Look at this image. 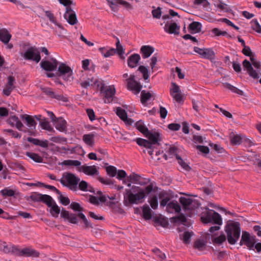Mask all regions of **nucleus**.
Listing matches in <instances>:
<instances>
[{
    "mask_svg": "<svg viewBox=\"0 0 261 261\" xmlns=\"http://www.w3.org/2000/svg\"><path fill=\"white\" fill-rule=\"evenodd\" d=\"M138 70L142 73L143 78L145 80L148 79L149 77L148 70L146 67L144 66H140L138 68Z\"/></svg>",
    "mask_w": 261,
    "mask_h": 261,
    "instance_id": "54",
    "label": "nucleus"
},
{
    "mask_svg": "<svg viewBox=\"0 0 261 261\" xmlns=\"http://www.w3.org/2000/svg\"><path fill=\"white\" fill-rule=\"evenodd\" d=\"M0 193L4 197H10L13 196L15 194V191L9 188H5L0 191Z\"/></svg>",
    "mask_w": 261,
    "mask_h": 261,
    "instance_id": "49",
    "label": "nucleus"
},
{
    "mask_svg": "<svg viewBox=\"0 0 261 261\" xmlns=\"http://www.w3.org/2000/svg\"><path fill=\"white\" fill-rule=\"evenodd\" d=\"M4 132L10 134L12 137L15 138H20L21 135L17 132L11 129H6L4 130Z\"/></svg>",
    "mask_w": 261,
    "mask_h": 261,
    "instance_id": "59",
    "label": "nucleus"
},
{
    "mask_svg": "<svg viewBox=\"0 0 261 261\" xmlns=\"http://www.w3.org/2000/svg\"><path fill=\"white\" fill-rule=\"evenodd\" d=\"M251 238L252 236H250L249 232L247 231H243L241 240L240 241V245H242L244 242H245L247 240H249Z\"/></svg>",
    "mask_w": 261,
    "mask_h": 261,
    "instance_id": "64",
    "label": "nucleus"
},
{
    "mask_svg": "<svg viewBox=\"0 0 261 261\" xmlns=\"http://www.w3.org/2000/svg\"><path fill=\"white\" fill-rule=\"evenodd\" d=\"M154 49L153 47L149 45H144L141 48V52L143 58H147L154 52Z\"/></svg>",
    "mask_w": 261,
    "mask_h": 261,
    "instance_id": "32",
    "label": "nucleus"
},
{
    "mask_svg": "<svg viewBox=\"0 0 261 261\" xmlns=\"http://www.w3.org/2000/svg\"><path fill=\"white\" fill-rule=\"evenodd\" d=\"M61 216L65 220H67L70 223L77 224L78 223L77 216L75 214L69 213V212L66 210H62Z\"/></svg>",
    "mask_w": 261,
    "mask_h": 261,
    "instance_id": "17",
    "label": "nucleus"
},
{
    "mask_svg": "<svg viewBox=\"0 0 261 261\" xmlns=\"http://www.w3.org/2000/svg\"><path fill=\"white\" fill-rule=\"evenodd\" d=\"M201 28V25L200 23L194 21L189 25V29L191 33H196L200 31Z\"/></svg>",
    "mask_w": 261,
    "mask_h": 261,
    "instance_id": "38",
    "label": "nucleus"
},
{
    "mask_svg": "<svg viewBox=\"0 0 261 261\" xmlns=\"http://www.w3.org/2000/svg\"><path fill=\"white\" fill-rule=\"evenodd\" d=\"M64 16L67 21L71 25H74L77 22L76 14L70 7L66 8V11Z\"/></svg>",
    "mask_w": 261,
    "mask_h": 261,
    "instance_id": "14",
    "label": "nucleus"
},
{
    "mask_svg": "<svg viewBox=\"0 0 261 261\" xmlns=\"http://www.w3.org/2000/svg\"><path fill=\"white\" fill-rule=\"evenodd\" d=\"M201 219L203 223H210L212 221V211L205 209L201 214Z\"/></svg>",
    "mask_w": 261,
    "mask_h": 261,
    "instance_id": "33",
    "label": "nucleus"
},
{
    "mask_svg": "<svg viewBox=\"0 0 261 261\" xmlns=\"http://www.w3.org/2000/svg\"><path fill=\"white\" fill-rule=\"evenodd\" d=\"M223 86L224 88H227L232 92L237 93L239 95H243V92L241 90L237 88V87L231 85V84L228 83H225L223 84Z\"/></svg>",
    "mask_w": 261,
    "mask_h": 261,
    "instance_id": "41",
    "label": "nucleus"
},
{
    "mask_svg": "<svg viewBox=\"0 0 261 261\" xmlns=\"http://www.w3.org/2000/svg\"><path fill=\"white\" fill-rule=\"evenodd\" d=\"M143 216L145 220H150L151 218V211L147 205H143Z\"/></svg>",
    "mask_w": 261,
    "mask_h": 261,
    "instance_id": "40",
    "label": "nucleus"
},
{
    "mask_svg": "<svg viewBox=\"0 0 261 261\" xmlns=\"http://www.w3.org/2000/svg\"><path fill=\"white\" fill-rule=\"evenodd\" d=\"M211 234L208 233L203 236V240L196 241L194 243V247L200 251L204 250L206 248V243L211 238Z\"/></svg>",
    "mask_w": 261,
    "mask_h": 261,
    "instance_id": "16",
    "label": "nucleus"
},
{
    "mask_svg": "<svg viewBox=\"0 0 261 261\" xmlns=\"http://www.w3.org/2000/svg\"><path fill=\"white\" fill-rule=\"evenodd\" d=\"M46 204L49 208L48 211L50 215L53 217L57 218L60 213V208L51 197L48 200Z\"/></svg>",
    "mask_w": 261,
    "mask_h": 261,
    "instance_id": "11",
    "label": "nucleus"
},
{
    "mask_svg": "<svg viewBox=\"0 0 261 261\" xmlns=\"http://www.w3.org/2000/svg\"><path fill=\"white\" fill-rule=\"evenodd\" d=\"M170 94L173 99L177 102L181 103L184 102V95L181 92L180 87L175 83H171Z\"/></svg>",
    "mask_w": 261,
    "mask_h": 261,
    "instance_id": "8",
    "label": "nucleus"
},
{
    "mask_svg": "<svg viewBox=\"0 0 261 261\" xmlns=\"http://www.w3.org/2000/svg\"><path fill=\"white\" fill-rule=\"evenodd\" d=\"M116 114L117 116L127 124H132L134 121L127 117V113L125 110L121 108H117L116 109Z\"/></svg>",
    "mask_w": 261,
    "mask_h": 261,
    "instance_id": "24",
    "label": "nucleus"
},
{
    "mask_svg": "<svg viewBox=\"0 0 261 261\" xmlns=\"http://www.w3.org/2000/svg\"><path fill=\"white\" fill-rule=\"evenodd\" d=\"M81 171L85 174L90 176L96 175L98 174V169L95 165L93 166H82L80 168Z\"/></svg>",
    "mask_w": 261,
    "mask_h": 261,
    "instance_id": "18",
    "label": "nucleus"
},
{
    "mask_svg": "<svg viewBox=\"0 0 261 261\" xmlns=\"http://www.w3.org/2000/svg\"><path fill=\"white\" fill-rule=\"evenodd\" d=\"M213 34L216 36H227L228 37H231V36L229 35L226 31H221L217 28L213 29Z\"/></svg>",
    "mask_w": 261,
    "mask_h": 261,
    "instance_id": "61",
    "label": "nucleus"
},
{
    "mask_svg": "<svg viewBox=\"0 0 261 261\" xmlns=\"http://www.w3.org/2000/svg\"><path fill=\"white\" fill-rule=\"evenodd\" d=\"M11 38L10 32L5 28L0 29V40L5 44H8Z\"/></svg>",
    "mask_w": 261,
    "mask_h": 261,
    "instance_id": "28",
    "label": "nucleus"
},
{
    "mask_svg": "<svg viewBox=\"0 0 261 261\" xmlns=\"http://www.w3.org/2000/svg\"><path fill=\"white\" fill-rule=\"evenodd\" d=\"M180 27L175 22L167 23L164 27V31L169 34H178Z\"/></svg>",
    "mask_w": 261,
    "mask_h": 261,
    "instance_id": "19",
    "label": "nucleus"
},
{
    "mask_svg": "<svg viewBox=\"0 0 261 261\" xmlns=\"http://www.w3.org/2000/svg\"><path fill=\"white\" fill-rule=\"evenodd\" d=\"M230 140L231 143L233 145H240L242 141V137L239 134H235L234 133H232L230 135Z\"/></svg>",
    "mask_w": 261,
    "mask_h": 261,
    "instance_id": "36",
    "label": "nucleus"
},
{
    "mask_svg": "<svg viewBox=\"0 0 261 261\" xmlns=\"http://www.w3.org/2000/svg\"><path fill=\"white\" fill-rule=\"evenodd\" d=\"M251 27L252 29L256 32L261 33V27L256 19H253L251 22Z\"/></svg>",
    "mask_w": 261,
    "mask_h": 261,
    "instance_id": "56",
    "label": "nucleus"
},
{
    "mask_svg": "<svg viewBox=\"0 0 261 261\" xmlns=\"http://www.w3.org/2000/svg\"><path fill=\"white\" fill-rule=\"evenodd\" d=\"M26 155L36 162L41 163L43 161V158L37 153L27 152Z\"/></svg>",
    "mask_w": 261,
    "mask_h": 261,
    "instance_id": "44",
    "label": "nucleus"
},
{
    "mask_svg": "<svg viewBox=\"0 0 261 261\" xmlns=\"http://www.w3.org/2000/svg\"><path fill=\"white\" fill-rule=\"evenodd\" d=\"M109 6L114 12L118 11V0H107Z\"/></svg>",
    "mask_w": 261,
    "mask_h": 261,
    "instance_id": "51",
    "label": "nucleus"
},
{
    "mask_svg": "<svg viewBox=\"0 0 261 261\" xmlns=\"http://www.w3.org/2000/svg\"><path fill=\"white\" fill-rule=\"evenodd\" d=\"M180 206L176 201L169 202L166 207V211L169 213H178L180 211Z\"/></svg>",
    "mask_w": 261,
    "mask_h": 261,
    "instance_id": "26",
    "label": "nucleus"
},
{
    "mask_svg": "<svg viewBox=\"0 0 261 261\" xmlns=\"http://www.w3.org/2000/svg\"><path fill=\"white\" fill-rule=\"evenodd\" d=\"M140 59V56L138 54H134L132 55L127 59V64L128 67L132 68L136 67Z\"/></svg>",
    "mask_w": 261,
    "mask_h": 261,
    "instance_id": "27",
    "label": "nucleus"
},
{
    "mask_svg": "<svg viewBox=\"0 0 261 261\" xmlns=\"http://www.w3.org/2000/svg\"><path fill=\"white\" fill-rule=\"evenodd\" d=\"M108 174L111 177H115L117 174V169L113 166H109L106 168Z\"/></svg>",
    "mask_w": 261,
    "mask_h": 261,
    "instance_id": "55",
    "label": "nucleus"
},
{
    "mask_svg": "<svg viewBox=\"0 0 261 261\" xmlns=\"http://www.w3.org/2000/svg\"><path fill=\"white\" fill-rule=\"evenodd\" d=\"M176 159L178 160V164L180 165V166L185 170L188 171L190 170V166L185 162L179 155H176Z\"/></svg>",
    "mask_w": 261,
    "mask_h": 261,
    "instance_id": "57",
    "label": "nucleus"
},
{
    "mask_svg": "<svg viewBox=\"0 0 261 261\" xmlns=\"http://www.w3.org/2000/svg\"><path fill=\"white\" fill-rule=\"evenodd\" d=\"M100 53L105 58H108L115 54V49L107 47H100L98 49Z\"/></svg>",
    "mask_w": 261,
    "mask_h": 261,
    "instance_id": "31",
    "label": "nucleus"
},
{
    "mask_svg": "<svg viewBox=\"0 0 261 261\" xmlns=\"http://www.w3.org/2000/svg\"><path fill=\"white\" fill-rule=\"evenodd\" d=\"M20 252L21 254L29 257H38L39 255L37 251L30 247L23 248Z\"/></svg>",
    "mask_w": 261,
    "mask_h": 261,
    "instance_id": "29",
    "label": "nucleus"
},
{
    "mask_svg": "<svg viewBox=\"0 0 261 261\" xmlns=\"http://www.w3.org/2000/svg\"><path fill=\"white\" fill-rule=\"evenodd\" d=\"M149 203L152 208L155 210L158 206V198L156 196H153L149 200Z\"/></svg>",
    "mask_w": 261,
    "mask_h": 261,
    "instance_id": "62",
    "label": "nucleus"
},
{
    "mask_svg": "<svg viewBox=\"0 0 261 261\" xmlns=\"http://www.w3.org/2000/svg\"><path fill=\"white\" fill-rule=\"evenodd\" d=\"M256 243V237L255 236H252V238L249 240H247L243 243L245 245L249 250H254V246Z\"/></svg>",
    "mask_w": 261,
    "mask_h": 261,
    "instance_id": "45",
    "label": "nucleus"
},
{
    "mask_svg": "<svg viewBox=\"0 0 261 261\" xmlns=\"http://www.w3.org/2000/svg\"><path fill=\"white\" fill-rule=\"evenodd\" d=\"M78 184L79 189L81 190L85 191H92L91 187L88 184L86 181L82 180L81 182L79 181Z\"/></svg>",
    "mask_w": 261,
    "mask_h": 261,
    "instance_id": "50",
    "label": "nucleus"
},
{
    "mask_svg": "<svg viewBox=\"0 0 261 261\" xmlns=\"http://www.w3.org/2000/svg\"><path fill=\"white\" fill-rule=\"evenodd\" d=\"M56 128L60 132H66L67 129V122L61 117L57 118L53 122Z\"/></svg>",
    "mask_w": 261,
    "mask_h": 261,
    "instance_id": "23",
    "label": "nucleus"
},
{
    "mask_svg": "<svg viewBox=\"0 0 261 261\" xmlns=\"http://www.w3.org/2000/svg\"><path fill=\"white\" fill-rule=\"evenodd\" d=\"M226 238L225 234H222L220 236L213 239V243L217 244L218 245L221 244L222 243L226 241Z\"/></svg>",
    "mask_w": 261,
    "mask_h": 261,
    "instance_id": "60",
    "label": "nucleus"
},
{
    "mask_svg": "<svg viewBox=\"0 0 261 261\" xmlns=\"http://www.w3.org/2000/svg\"><path fill=\"white\" fill-rule=\"evenodd\" d=\"M31 197L33 200L42 201L46 204L51 197L47 195H42L35 193L32 194Z\"/></svg>",
    "mask_w": 261,
    "mask_h": 261,
    "instance_id": "30",
    "label": "nucleus"
},
{
    "mask_svg": "<svg viewBox=\"0 0 261 261\" xmlns=\"http://www.w3.org/2000/svg\"><path fill=\"white\" fill-rule=\"evenodd\" d=\"M62 166L78 167L81 166V162L77 160H67L60 163Z\"/></svg>",
    "mask_w": 261,
    "mask_h": 261,
    "instance_id": "37",
    "label": "nucleus"
},
{
    "mask_svg": "<svg viewBox=\"0 0 261 261\" xmlns=\"http://www.w3.org/2000/svg\"><path fill=\"white\" fill-rule=\"evenodd\" d=\"M193 235V232L192 231H185L181 237V238L185 243L188 244L190 242L191 238Z\"/></svg>",
    "mask_w": 261,
    "mask_h": 261,
    "instance_id": "47",
    "label": "nucleus"
},
{
    "mask_svg": "<svg viewBox=\"0 0 261 261\" xmlns=\"http://www.w3.org/2000/svg\"><path fill=\"white\" fill-rule=\"evenodd\" d=\"M223 224L221 215L213 210V232L220 229V226Z\"/></svg>",
    "mask_w": 261,
    "mask_h": 261,
    "instance_id": "21",
    "label": "nucleus"
},
{
    "mask_svg": "<svg viewBox=\"0 0 261 261\" xmlns=\"http://www.w3.org/2000/svg\"><path fill=\"white\" fill-rule=\"evenodd\" d=\"M179 202L186 210H192L197 204L196 200L189 197H181L179 198Z\"/></svg>",
    "mask_w": 261,
    "mask_h": 261,
    "instance_id": "15",
    "label": "nucleus"
},
{
    "mask_svg": "<svg viewBox=\"0 0 261 261\" xmlns=\"http://www.w3.org/2000/svg\"><path fill=\"white\" fill-rule=\"evenodd\" d=\"M226 0H213L215 6L220 11L229 12L231 11L230 7L226 4Z\"/></svg>",
    "mask_w": 261,
    "mask_h": 261,
    "instance_id": "20",
    "label": "nucleus"
},
{
    "mask_svg": "<svg viewBox=\"0 0 261 261\" xmlns=\"http://www.w3.org/2000/svg\"><path fill=\"white\" fill-rule=\"evenodd\" d=\"M213 149L215 150V153L219 154L220 156L224 155L226 154L225 149L216 144H213Z\"/></svg>",
    "mask_w": 261,
    "mask_h": 261,
    "instance_id": "48",
    "label": "nucleus"
},
{
    "mask_svg": "<svg viewBox=\"0 0 261 261\" xmlns=\"http://www.w3.org/2000/svg\"><path fill=\"white\" fill-rule=\"evenodd\" d=\"M116 48L115 49V53L120 56L121 58H122L123 54H124V49L120 43L119 40L118 39L116 42Z\"/></svg>",
    "mask_w": 261,
    "mask_h": 261,
    "instance_id": "52",
    "label": "nucleus"
},
{
    "mask_svg": "<svg viewBox=\"0 0 261 261\" xmlns=\"http://www.w3.org/2000/svg\"><path fill=\"white\" fill-rule=\"evenodd\" d=\"M80 179L74 174L71 173H64L61 179L60 182L71 190H76Z\"/></svg>",
    "mask_w": 261,
    "mask_h": 261,
    "instance_id": "3",
    "label": "nucleus"
},
{
    "mask_svg": "<svg viewBox=\"0 0 261 261\" xmlns=\"http://www.w3.org/2000/svg\"><path fill=\"white\" fill-rule=\"evenodd\" d=\"M7 123L12 127H15L19 130H22L23 124L19 120L18 117L15 115L10 114L7 119Z\"/></svg>",
    "mask_w": 261,
    "mask_h": 261,
    "instance_id": "13",
    "label": "nucleus"
},
{
    "mask_svg": "<svg viewBox=\"0 0 261 261\" xmlns=\"http://www.w3.org/2000/svg\"><path fill=\"white\" fill-rule=\"evenodd\" d=\"M45 14L51 22L54 23L55 25H57L59 28L62 29V27L61 25V24L58 23V22H57L56 18L55 17L54 14L52 13H51L50 11H46Z\"/></svg>",
    "mask_w": 261,
    "mask_h": 261,
    "instance_id": "53",
    "label": "nucleus"
},
{
    "mask_svg": "<svg viewBox=\"0 0 261 261\" xmlns=\"http://www.w3.org/2000/svg\"><path fill=\"white\" fill-rule=\"evenodd\" d=\"M144 136L151 141L152 144H155L160 140V135L158 133H152L148 130Z\"/></svg>",
    "mask_w": 261,
    "mask_h": 261,
    "instance_id": "35",
    "label": "nucleus"
},
{
    "mask_svg": "<svg viewBox=\"0 0 261 261\" xmlns=\"http://www.w3.org/2000/svg\"><path fill=\"white\" fill-rule=\"evenodd\" d=\"M136 142L139 146H143L147 149L148 153L151 156L152 155L153 150L152 149V143L151 142L147 140L140 138L137 139Z\"/></svg>",
    "mask_w": 261,
    "mask_h": 261,
    "instance_id": "22",
    "label": "nucleus"
},
{
    "mask_svg": "<svg viewBox=\"0 0 261 261\" xmlns=\"http://www.w3.org/2000/svg\"><path fill=\"white\" fill-rule=\"evenodd\" d=\"M94 137L93 134H85L83 136V140L88 146L93 147L95 144Z\"/></svg>",
    "mask_w": 261,
    "mask_h": 261,
    "instance_id": "34",
    "label": "nucleus"
},
{
    "mask_svg": "<svg viewBox=\"0 0 261 261\" xmlns=\"http://www.w3.org/2000/svg\"><path fill=\"white\" fill-rule=\"evenodd\" d=\"M137 129L142 133L144 135L148 131V128L144 125L143 122L141 120L138 121L135 124Z\"/></svg>",
    "mask_w": 261,
    "mask_h": 261,
    "instance_id": "42",
    "label": "nucleus"
},
{
    "mask_svg": "<svg viewBox=\"0 0 261 261\" xmlns=\"http://www.w3.org/2000/svg\"><path fill=\"white\" fill-rule=\"evenodd\" d=\"M43 91L46 94L48 95L51 97H54L58 99H61V96L56 95L54 92L51 90L50 88H44L43 89Z\"/></svg>",
    "mask_w": 261,
    "mask_h": 261,
    "instance_id": "58",
    "label": "nucleus"
},
{
    "mask_svg": "<svg viewBox=\"0 0 261 261\" xmlns=\"http://www.w3.org/2000/svg\"><path fill=\"white\" fill-rule=\"evenodd\" d=\"M90 202L94 204H98L100 202H104L107 200L105 196L101 195L99 197L91 196L89 198Z\"/></svg>",
    "mask_w": 261,
    "mask_h": 261,
    "instance_id": "39",
    "label": "nucleus"
},
{
    "mask_svg": "<svg viewBox=\"0 0 261 261\" xmlns=\"http://www.w3.org/2000/svg\"><path fill=\"white\" fill-rule=\"evenodd\" d=\"M141 96V102L144 105L152 96V94L150 92H146L145 91H142Z\"/></svg>",
    "mask_w": 261,
    "mask_h": 261,
    "instance_id": "43",
    "label": "nucleus"
},
{
    "mask_svg": "<svg viewBox=\"0 0 261 261\" xmlns=\"http://www.w3.org/2000/svg\"><path fill=\"white\" fill-rule=\"evenodd\" d=\"M14 81L15 79L13 77L10 76L8 77V83L3 90V93L5 95L9 96L10 95L12 90L14 88Z\"/></svg>",
    "mask_w": 261,
    "mask_h": 261,
    "instance_id": "25",
    "label": "nucleus"
},
{
    "mask_svg": "<svg viewBox=\"0 0 261 261\" xmlns=\"http://www.w3.org/2000/svg\"><path fill=\"white\" fill-rule=\"evenodd\" d=\"M40 125L42 128L43 129L49 132L51 131L53 129L49 122L46 119H42L40 123Z\"/></svg>",
    "mask_w": 261,
    "mask_h": 261,
    "instance_id": "46",
    "label": "nucleus"
},
{
    "mask_svg": "<svg viewBox=\"0 0 261 261\" xmlns=\"http://www.w3.org/2000/svg\"><path fill=\"white\" fill-rule=\"evenodd\" d=\"M78 216L82 219L86 228L92 227L91 223L88 221L85 216L83 213H79Z\"/></svg>",
    "mask_w": 261,
    "mask_h": 261,
    "instance_id": "63",
    "label": "nucleus"
},
{
    "mask_svg": "<svg viewBox=\"0 0 261 261\" xmlns=\"http://www.w3.org/2000/svg\"><path fill=\"white\" fill-rule=\"evenodd\" d=\"M21 118L25 121L27 126L29 128L28 130L29 134L31 135H33L37 125V122L34 118L32 116L27 114L21 115Z\"/></svg>",
    "mask_w": 261,
    "mask_h": 261,
    "instance_id": "10",
    "label": "nucleus"
},
{
    "mask_svg": "<svg viewBox=\"0 0 261 261\" xmlns=\"http://www.w3.org/2000/svg\"><path fill=\"white\" fill-rule=\"evenodd\" d=\"M127 88L135 94H138L142 88L141 85L135 80V75H130L127 80Z\"/></svg>",
    "mask_w": 261,
    "mask_h": 261,
    "instance_id": "9",
    "label": "nucleus"
},
{
    "mask_svg": "<svg viewBox=\"0 0 261 261\" xmlns=\"http://www.w3.org/2000/svg\"><path fill=\"white\" fill-rule=\"evenodd\" d=\"M100 92L104 97L105 103L111 102L114 97L116 89L114 85L105 86L100 83Z\"/></svg>",
    "mask_w": 261,
    "mask_h": 261,
    "instance_id": "5",
    "label": "nucleus"
},
{
    "mask_svg": "<svg viewBox=\"0 0 261 261\" xmlns=\"http://www.w3.org/2000/svg\"><path fill=\"white\" fill-rule=\"evenodd\" d=\"M123 182L127 187H130L131 182L140 185H145L148 182V179L143 178L138 174L133 173L128 176L126 179H124Z\"/></svg>",
    "mask_w": 261,
    "mask_h": 261,
    "instance_id": "6",
    "label": "nucleus"
},
{
    "mask_svg": "<svg viewBox=\"0 0 261 261\" xmlns=\"http://www.w3.org/2000/svg\"><path fill=\"white\" fill-rule=\"evenodd\" d=\"M22 56L25 60L33 61L36 63H38L41 59L40 51L35 47L29 48Z\"/></svg>",
    "mask_w": 261,
    "mask_h": 261,
    "instance_id": "7",
    "label": "nucleus"
},
{
    "mask_svg": "<svg viewBox=\"0 0 261 261\" xmlns=\"http://www.w3.org/2000/svg\"><path fill=\"white\" fill-rule=\"evenodd\" d=\"M57 74L60 77L65 81H71L73 78L72 70L63 63L59 65Z\"/></svg>",
    "mask_w": 261,
    "mask_h": 261,
    "instance_id": "4",
    "label": "nucleus"
},
{
    "mask_svg": "<svg viewBox=\"0 0 261 261\" xmlns=\"http://www.w3.org/2000/svg\"><path fill=\"white\" fill-rule=\"evenodd\" d=\"M225 230L227 234L228 242L234 245L239 240L241 233L240 224L238 222H232L225 226Z\"/></svg>",
    "mask_w": 261,
    "mask_h": 261,
    "instance_id": "2",
    "label": "nucleus"
},
{
    "mask_svg": "<svg viewBox=\"0 0 261 261\" xmlns=\"http://www.w3.org/2000/svg\"><path fill=\"white\" fill-rule=\"evenodd\" d=\"M145 197V191L139 187L133 186L131 189H126L124 195V198H126L132 204L140 203Z\"/></svg>",
    "mask_w": 261,
    "mask_h": 261,
    "instance_id": "1",
    "label": "nucleus"
},
{
    "mask_svg": "<svg viewBox=\"0 0 261 261\" xmlns=\"http://www.w3.org/2000/svg\"><path fill=\"white\" fill-rule=\"evenodd\" d=\"M41 68L46 71H53L58 65V62L55 59L50 60L43 61L40 63Z\"/></svg>",
    "mask_w": 261,
    "mask_h": 261,
    "instance_id": "12",
    "label": "nucleus"
}]
</instances>
